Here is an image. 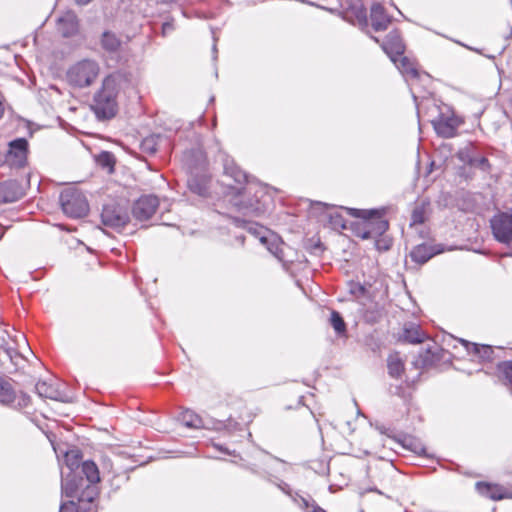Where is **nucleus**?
<instances>
[{"label":"nucleus","mask_w":512,"mask_h":512,"mask_svg":"<svg viewBox=\"0 0 512 512\" xmlns=\"http://www.w3.org/2000/svg\"><path fill=\"white\" fill-rule=\"evenodd\" d=\"M122 76L120 73H112L106 76L101 89L93 98L92 110L98 119H110L117 112V94Z\"/></svg>","instance_id":"obj_1"},{"label":"nucleus","mask_w":512,"mask_h":512,"mask_svg":"<svg viewBox=\"0 0 512 512\" xmlns=\"http://www.w3.org/2000/svg\"><path fill=\"white\" fill-rule=\"evenodd\" d=\"M100 70V65L96 60L83 59L68 68L66 79L69 85L75 88H86L96 81Z\"/></svg>","instance_id":"obj_2"},{"label":"nucleus","mask_w":512,"mask_h":512,"mask_svg":"<svg viewBox=\"0 0 512 512\" xmlns=\"http://www.w3.org/2000/svg\"><path fill=\"white\" fill-rule=\"evenodd\" d=\"M347 213L363 220V239L381 236L388 229V221L381 211L347 208Z\"/></svg>","instance_id":"obj_3"},{"label":"nucleus","mask_w":512,"mask_h":512,"mask_svg":"<svg viewBox=\"0 0 512 512\" xmlns=\"http://www.w3.org/2000/svg\"><path fill=\"white\" fill-rule=\"evenodd\" d=\"M65 463L69 473L62 477L61 489L66 497L77 495V490L84 486V479L81 477L77 481L78 470L81 467V453L78 450H70L65 454Z\"/></svg>","instance_id":"obj_4"},{"label":"nucleus","mask_w":512,"mask_h":512,"mask_svg":"<svg viewBox=\"0 0 512 512\" xmlns=\"http://www.w3.org/2000/svg\"><path fill=\"white\" fill-rule=\"evenodd\" d=\"M60 203L63 212L72 218L84 217L89 209L86 197L73 188H68L61 192Z\"/></svg>","instance_id":"obj_5"},{"label":"nucleus","mask_w":512,"mask_h":512,"mask_svg":"<svg viewBox=\"0 0 512 512\" xmlns=\"http://www.w3.org/2000/svg\"><path fill=\"white\" fill-rule=\"evenodd\" d=\"M490 224L495 239L500 243L512 246V209L493 216Z\"/></svg>","instance_id":"obj_6"},{"label":"nucleus","mask_w":512,"mask_h":512,"mask_svg":"<svg viewBox=\"0 0 512 512\" xmlns=\"http://www.w3.org/2000/svg\"><path fill=\"white\" fill-rule=\"evenodd\" d=\"M128 211L118 204H107L103 206L101 220L103 225L115 230L124 228L129 222Z\"/></svg>","instance_id":"obj_7"},{"label":"nucleus","mask_w":512,"mask_h":512,"mask_svg":"<svg viewBox=\"0 0 512 512\" xmlns=\"http://www.w3.org/2000/svg\"><path fill=\"white\" fill-rule=\"evenodd\" d=\"M16 400L17 406L20 408L26 407L30 403V397L25 393H21V395L17 397L11 379L0 378V403L2 405L10 406Z\"/></svg>","instance_id":"obj_8"},{"label":"nucleus","mask_w":512,"mask_h":512,"mask_svg":"<svg viewBox=\"0 0 512 512\" xmlns=\"http://www.w3.org/2000/svg\"><path fill=\"white\" fill-rule=\"evenodd\" d=\"M159 207V199L155 195H143L132 207L133 216L139 221L151 218Z\"/></svg>","instance_id":"obj_9"},{"label":"nucleus","mask_w":512,"mask_h":512,"mask_svg":"<svg viewBox=\"0 0 512 512\" xmlns=\"http://www.w3.org/2000/svg\"><path fill=\"white\" fill-rule=\"evenodd\" d=\"M28 142L25 138H18L9 143L6 155L7 162L15 167H22L27 159Z\"/></svg>","instance_id":"obj_10"},{"label":"nucleus","mask_w":512,"mask_h":512,"mask_svg":"<svg viewBox=\"0 0 512 512\" xmlns=\"http://www.w3.org/2000/svg\"><path fill=\"white\" fill-rule=\"evenodd\" d=\"M432 124L437 135L443 138H451L456 135L461 121L455 116L440 115L437 119L432 121Z\"/></svg>","instance_id":"obj_11"},{"label":"nucleus","mask_w":512,"mask_h":512,"mask_svg":"<svg viewBox=\"0 0 512 512\" xmlns=\"http://www.w3.org/2000/svg\"><path fill=\"white\" fill-rule=\"evenodd\" d=\"M382 48L385 53L390 57L393 63H397V56H402L405 50V45L402 41L400 33L397 30L389 32L382 43Z\"/></svg>","instance_id":"obj_12"},{"label":"nucleus","mask_w":512,"mask_h":512,"mask_svg":"<svg viewBox=\"0 0 512 512\" xmlns=\"http://www.w3.org/2000/svg\"><path fill=\"white\" fill-rule=\"evenodd\" d=\"M475 487L479 494L494 501L512 497L511 493L499 484H490L480 481L476 483Z\"/></svg>","instance_id":"obj_13"},{"label":"nucleus","mask_w":512,"mask_h":512,"mask_svg":"<svg viewBox=\"0 0 512 512\" xmlns=\"http://www.w3.org/2000/svg\"><path fill=\"white\" fill-rule=\"evenodd\" d=\"M23 196L21 185L15 180H9L0 185V202H15Z\"/></svg>","instance_id":"obj_14"},{"label":"nucleus","mask_w":512,"mask_h":512,"mask_svg":"<svg viewBox=\"0 0 512 512\" xmlns=\"http://www.w3.org/2000/svg\"><path fill=\"white\" fill-rule=\"evenodd\" d=\"M57 31L64 37H71L78 31L77 17L73 12H66L57 19Z\"/></svg>","instance_id":"obj_15"},{"label":"nucleus","mask_w":512,"mask_h":512,"mask_svg":"<svg viewBox=\"0 0 512 512\" xmlns=\"http://www.w3.org/2000/svg\"><path fill=\"white\" fill-rule=\"evenodd\" d=\"M36 393L41 398H48L51 400L66 401V395L59 389L55 384L48 383L46 381H39L35 385Z\"/></svg>","instance_id":"obj_16"},{"label":"nucleus","mask_w":512,"mask_h":512,"mask_svg":"<svg viewBox=\"0 0 512 512\" xmlns=\"http://www.w3.org/2000/svg\"><path fill=\"white\" fill-rule=\"evenodd\" d=\"M224 175L230 177L235 183L242 185L246 182V174L235 164L234 160L226 154H221Z\"/></svg>","instance_id":"obj_17"},{"label":"nucleus","mask_w":512,"mask_h":512,"mask_svg":"<svg viewBox=\"0 0 512 512\" xmlns=\"http://www.w3.org/2000/svg\"><path fill=\"white\" fill-rule=\"evenodd\" d=\"M372 27L376 31L386 30L391 22V17L386 13L384 7L379 3H374L370 13Z\"/></svg>","instance_id":"obj_18"},{"label":"nucleus","mask_w":512,"mask_h":512,"mask_svg":"<svg viewBox=\"0 0 512 512\" xmlns=\"http://www.w3.org/2000/svg\"><path fill=\"white\" fill-rule=\"evenodd\" d=\"M84 479L85 484H96L100 481V475L97 465L93 461H83L78 470L77 481Z\"/></svg>","instance_id":"obj_19"},{"label":"nucleus","mask_w":512,"mask_h":512,"mask_svg":"<svg viewBox=\"0 0 512 512\" xmlns=\"http://www.w3.org/2000/svg\"><path fill=\"white\" fill-rule=\"evenodd\" d=\"M99 43L105 52L114 54L119 52L122 40L115 32L107 30L101 34Z\"/></svg>","instance_id":"obj_20"},{"label":"nucleus","mask_w":512,"mask_h":512,"mask_svg":"<svg viewBox=\"0 0 512 512\" xmlns=\"http://www.w3.org/2000/svg\"><path fill=\"white\" fill-rule=\"evenodd\" d=\"M209 183L210 178L206 174H191L188 178V187L189 189L199 195V196H207L209 191Z\"/></svg>","instance_id":"obj_21"},{"label":"nucleus","mask_w":512,"mask_h":512,"mask_svg":"<svg viewBox=\"0 0 512 512\" xmlns=\"http://www.w3.org/2000/svg\"><path fill=\"white\" fill-rule=\"evenodd\" d=\"M234 222L238 227L245 228L249 234L259 239L262 244L268 243V230L263 226L240 219H234Z\"/></svg>","instance_id":"obj_22"},{"label":"nucleus","mask_w":512,"mask_h":512,"mask_svg":"<svg viewBox=\"0 0 512 512\" xmlns=\"http://www.w3.org/2000/svg\"><path fill=\"white\" fill-rule=\"evenodd\" d=\"M461 343L465 346L468 353L478 356L484 361L493 360V348L489 345H478L476 343H470L466 340L461 339Z\"/></svg>","instance_id":"obj_23"},{"label":"nucleus","mask_w":512,"mask_h":512,"mask_svg":"<svg viewBox=\"0 0 512 512\" xmlns=\"http://www.w3.org/2000/svg\"><path fill=\"white\" fill-rule=\"evenodd\" d=\"M426 334L420 326L415 323H408L403 328V339L412 344L422 343L426 339Z\"/></svg>","instance_id":"obj_24"},{"label":"nucleus","mask_w":512,"mask_h":512,"mask_svg":"<svg viewBox=\"0 0 512 512\" xmlns=\"http://www.w3.org/2000/svg\"><path fill=\"white\" fill-rule=\"evenodd\" d=\"M231 194H234V198L232 199V203L235 207L238 208L239 212L245 213V214H252V215H260L264 211H258L257 208H253V206L250 204H246L239 200V196L242 193L241 187H230Z\"/></svg>","instance_id":"obj_25"},{"label":"nucleus","mask_w":512,"mask_h":512,"mask_svg":"<svg viewBox=\"0 0 512 512\" xmlns=\"http://www.w3.org/2000/svg\"><path fill=\"white\" fill-rule=\"evenodd\" d=\"M97 496V489L94 484H85L77 490V495L72 498H77L80 503L92 506L93 501Z\"/></svg>","instance_id":"obj_26"},{"label":"nucleus","mask_w":512,"mask_h":512,"mask_svg":"<svg viewBox=\"0 0 512 512\" xmlns=\"http://www.w3.org/2000/svg\"><path fill=\"white\" fill-rule=\"evenodd\" d=\"M97 496V489L94 484H85L77 490V495L72 498H77L80 503L92 506L93 501Z\"/></svg>","instance_id":"obj_27"},{"label":"nucleus","mask_w":512,"mask_h":512,"mask_svg":"<svg viewBox=\"0 0 512 512\" xmlns=\"http://www.w3.org/2000/svg\"><path fill=\"white\" fill-rule=\"evenodd\" d=\"M433 255L434 252L432 248L426 244L417 245L410 253L412 261L418 264L426 263Z\"/></svg>","instance_id":"obj_28"},{"label":"nucleus","mask_w":512,"mask_h":512,"mask_svg":"<svg viewBox=\"0 0 512 512\" xmlns=\"http://www.w3.org/2000/svg\"><path fill=\"white\" fill-rule=\"evenodd\" d=\"M388 373L391 377L398 378L404 371V364L398 353L389 355L387 359Z\"/></svg>","instance_id":"obj_29"},{"label":"nucleus","mask_w":512,"mask_h":512,"mask_svg":"<svg viewBox=\"0 0 512 512\" xmlns=\"http://www.w3.org/2000/svg\"><path fill=\"white\" fill-rule=\"evenodd\" d=\"M399 64L396 63L398 69L405 78L416 79L419 77V72L414 64L405 56H399Z\"/></svg>","instance_id":"obj_30"},{"label":"nucleus","mask_w":512,"mask_h":512,"mask_svg":"<svg viewBox=\"0 0 512 512\" xmlns=\"http://www.w3.org/2000/svg\"><path fill=\"white\" fill-rule=\"evenodd\" d=\"M180 421L188 428L199 429L204 427L201 417L190 410H185L181 413Z\"/></svg>","instance_id":"obj_31"},{"label":"nucleus","mask_w":512,"mask_h":512,"mask_svg":"<svg viewBox=\"0 0 512 512\" xmlns=\"http://www.w3.org/2000/svg\"><path fill=\"white\" fill-rule=\"evenodd\" d=\"M339 2L344 9L352 10L358 18L366 20V13L363 9L362 0H339Z\"/></svg>","instance_id":"obj_32"},{"label":"nucleus","mask_w":512,"mask_h":512,"mask_svg":"<svg viewBox=\"0 0 512 512\" xmlns=\"http://www.w3.org/2000/svg\"><path fill=\"white\" fill-rule=\"evenodd\" d=\"M158 139H159V136H156V135H150V136L144 138L140 142V150L143 153L148 154V155L154 154L157 151Z\"/></svg>","instance_id":"obj_33"},{"label":"nucleus","mask_w":512,"mask_h":512,"mask_svg":"<svg viewBox=\"0 0 512 512\" xmlns=\"http://www.w3.org/2000/svg\"><path fill=\"white\" fill-rule=\"evenodd\" d=\"M96 163L104 168L107 169L109 172L113 171V167L115 164V158L114 155L107 151H102L100 154H98L95 158Z\"/></svg>","instance_id":"obj_34"},{"label":"nucleus","mask_w":512,"mask_h":512,"mask_svg":"<svg viewBox=\"0 0 512 512\" xmlns=\"http://www.w3.org/2000/svg\"><path fill=\"white\" fill-rule=\"evenodd\" d=\"M267 249L273 254L279 261H284V244L279 243L275 237L268 238V243L265 244Z\"/></svg>","instance_id":"obj_35"},{"label":"nucleus","mask_w":512,"mask_h":512,"mask_svg":"<svg viewBox=\"0 0 512 512\" xmlns=\"http://www.w3.org/2000/svg\"><path fill=\"white\" fill-rule=\"evenodd\" d=\"M330 324L338 334H342L346 331V324L337 311H332L330 316Z\"/></svg>","instance_id":"obj_36"},{"label":"nucleus","mask_w":512,"mask_h":512,"mask_svg":"<svg viewBox=\"0 0 512 512\" xmlns=\"http://www.w3.org/2000/svg\"><path fill=\"white\" fill-rule=\"evenodd\" d=\"M475 156V149L472 145H468L462 149H460L457 153V158L464 164L470 166L473 161V157Z\"/></svg>","instance_id":"obj_37"},{"label":"nucleus","mask_w":512,"mask_h":512,"mask_svg":"<svg viewBox=\"0 0 512 512\" xmlns=\"http://www.w3.org/2000/svg\"><path fill=\"white\" fill-rule=\"evenodd\" d=\"M426 220V211L423 205L416 206L411 214V226L423 224Z\"/></svg>","instance_id":"obj_38"},{"label":"nucleus","mask_w":512,"mask_h":512,"mask_svg":"<svg viewBox=\"0 0 512 512\" xmlns=\"http://www.w3.org/2000/svg\"><path fill=\"white\" fill-rule=\"evenodd\" d=\"M498 370L503 379L512 385V361H504L498 364Z\"/></svg>","instance_id":"obj_39"},{"label":"nucleus","mask_w":512,"mask_h":512,"mask_svg":"<svg viewBox=\"0 0 512 512\" xmlns=\"http://www.w3.org/2000/svg\"><path fill=\"white\" fill-rule=\"evenodd\" d=\"M401 443L403 444L404 447L411 449L417 454H422L425 452L424 447L420 443H416L411 437L405 436L401 440Z\"/></svg>","instance_id":"obj_40"},{"label":"nucleus","mask_w":512,"mask_h":512,"mask_svg":"<svg viewBox=\"0 0 512 512\" xmlns=\"http://www.w3.org/2000/svg\"><path fill=\"white\" fill-rule=\"evenodd\" d=\"M471 167L479 168L482 171H487L489 169V161L487 158L482 156H475L473 157V161L470 164Z\"/></svg>","instance_id":"obj_41"},{"label":"nucleus","mask_w":512,"mask_h":512,"mask_svg":"<svg viewBox=\"0 0 512 512\" xmlns=\"http://www.w3.org/2000/svg\"><path fill=\"white\" fill-rule=\"evenodd\" d=\"M59 512H77L76 502L73 500L61 504Z\"/></svg>","instance_id":"obj_42"},{"label":"nucleus","mask_w":512,"mask_h":512,"mask_svg":"<svg viewBox=\"0 0 512 512\" xmlns=\"http://www.w3.org/2000/svg\"><path fill=\"white\" fill-rule=\"evenodd\" d=\"M350 292L356 296L363 295L365 292V288L358 283H354L351 284Z\"/></svg>","instance_id":"obj_43"},{"label":"nucleus","mask_w":512,"mask_h":512,"mask_svg":"<svg viewBox=\"0 0 512 512\" xmlns=\"http://www.w3.org/2000/svg\"><path fill=\"white\" fill-rule=\"evenodd\" d=\"M174 29L173 27V24L170 23V22H165L163 25H162V34L163 36L167 35L168 33H170L172 30Z\"/></svg>","instance_id":"obj_44"},{"label":"nucleus","mask_w":512,"mask_h":512,"mask_svg":"<svg viewBox=\"0 0 512 512\" xmlns=\"http://www.w3.org/2000/svg\"><path fill=\"white\" fill-rule=\"evenodd\" d=\"M91 509V506H88V505H85L83 503H80V501H78L76 503V510L77 512H87Z\"/></svg>","instance_id":"obj_45"},{"label":"nucleus","mask_w":512,"mask_h":512,"mask_svg":"<svg viewBox=\"0 0 512 512\" xmlns=\"http://www.w3.org/2000/svg\"><path fill=\"white\" fill-rule=\"evenodd\" d=\"M332 220L334 221L333 223L335 226H341L342 228H345V224L341 216L337 215L335 217H332Z\"/></svg>","instance_id":"obj_46"},{"label":"nucleus","mask_w":512,"mask_h":512,"mask_svg":"<svg viewBox=\"0 0 512 512\" xmlns=\"http://www.w3.org/2000/svg\"><path fill=\"white\" fill-rule=\"evenodd\" d=\"M312 512H326V511L324 509H322L321 507L315 505V506H313Z\"/></svg>","instance_id":"obj_47"},{"label":"nucleus","mask_w":512,"mask_h":512,"mask_svg":"<svg viewBox=\"0 0 512 512\" xmlns=\"http://www.w3.org/2000/svg\"><path fill=\"white\" fill-rule=\"evenodd\" d=\"M77 2V4H80V5H86L88 4L91 0H75Z\"/></svg>","instance_id":"obj_48"},{"label":"nucleus","mask_w":512,"mask_h":512,"mask_svg":"<svg viewBox=\"0 0 512 512\" xmlns=\"http://www.w3.org/2000/svg\"><path fill=\"white\" fill-rule=\"evenodd\" d=\"M213 57H214V59L217 58V46H216V43H214V45H213Z\"/></svg>","instance_id":"obj_49"},{"label":"nucleus","mask_w":512,"mask_h":512,"mask_svg":"<svg viewBox=\"0 0 512 512\" xmlns=\"http://www.w3.org/2000/svg\"><path fill=\"white\" fill-rule=\"evenodd\" d=\"M236 238L241 242V244L244 243L245 237L243 235L237 236Z\"/></svg>","instance_id":"obj_50"},{"label":"nucleus","mask_w":512,"mask_h":512,"mask_svg":"<svg viewBox=\"0 0 512 512\" xmlns=\"http://www.w3.org/2000/svg\"><path fill=\"white\" fill-rule=\"evenodd\" d=\"M302 501H303L304 506H305V507H308V505H309V504H308V501H307L306 499H302Z\"/></svg>","instance_id":"obj_51"},{"label":"nucleus","mask_w":512,"mask_h":512,"mask_svg":"<svg viewBox=\"0 0 512 512\" xmlns=\"http://www.w3.org/2000/svg\"><path fill=\"white\" fill-rule=\"evenodd\" d=\"M216 448H219V450H222V451H225L226 453H228L226 450H223L222 447H219V445H216Z\"/></svg>","instance_id":"obj_52"},{"label":"nucleus","mask_w":512,"mask_h":512,"mask_svg":"<svg viewBox=\"0 0 512 512\" xmlns=\"http://www.w3.org/2000/svg\"><path fill=\"white\" fill-rule=\"evenodd\" d=\"M216 448H219V450H222V451H225L226 453H228L226 450H223L222 447H219V445H216Z\"/></svg>","instance_id":"obj_53"}]
</instances>
